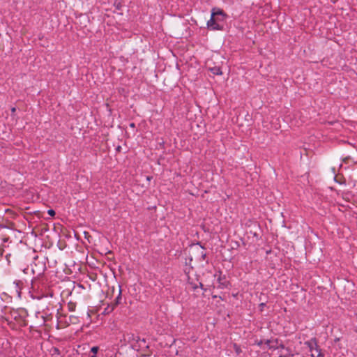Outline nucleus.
Here are the masks:
<instances>
[{
  "mask_svg": "<svg viewBox=\"0 0 357 357\" xmlns=\"http://www.w3.org/2000/svg\"><path fill=\"white\" fill-rule=\"evenodd\" d=\"M225 14L222 10L213 8L211 19L207 22V26L211 30H221L223 28Z\"/></svg>",
  "mask_w": 357,
  "mask_h": 357,
  "instance_id": "f257e3e1",
  "label": "nucleus"
},
{
  "mask_svg": "<svg viewBox=\"0 0 357 357\" xmlns=\"http://www.w3.org/2000/svg\"><path fill=\"white\" fill-rule=\"evenodd\" d=\"M34 266L35 267L31 264V271L33 274L36 275L37 276L40 275L45 271V264L41 262L39 263L38 266L36 262H34Z\"/></svg>",
  "mask_w": 357,
  "mask_h": 357,
  "instance_id": "f03ea898",
  "label": "nucleus"
},
{
  "mask_svg": "<svg viewBox=\"0 0 357 357\" xmlns=\"http://www.w3.org/2000/svg\"><path fill=\"white\" fill-rule=\"evenodd\" d=\"M305 345L309 348L311 354L314 352V349H317V347H318L316 338H312L310 341L305 342Z\"/></svg>",
  "mask_w": 357,
  "mask_h": 357,
  "instance_id": "7ed1b4c3",
  "label": "nucleus"
},
{
  "mask_svg": "<svg viewBox=\"0 0 357 357\" xmlns=\"http://www.w3.org/2000/svg\"><path fill=\"white\" fill-rule=\"evenodd\" d=\"M322 353L319 347H317V349H314V352L311 354V357H322Z\"/></svg>",
  "mask_w": 357,
  "mask_h": 357,
  "instance_id": "20e7f679",
  "label": "nucleus"
},
{
  "mask_svg": "<svg viewBox=\"0 0 357 357\" xmlns=\"http://www.w3.org/2000/svg\"><path fill=\"white\" fill-rule=\"evenodd\" d=\"M211 71L214 75H220L222 74L220 68L218 67H214L211 68Z\"/></svg>",
  "mask_w": 357,
  "mask_h": 357,
  "instance_id": "39448f33",
  "label": "nucleus"
},
{
  "mask_svg": "<svg viewBox=\"0 0 357 357\" xmlns=\"http://www.w3.org/2000/svg\"><path fill=\"white\" fill-rule=\"evenodd\" d=\"M121 289L120 287L119 291V295L116 297V301H115V305H116L119 304L121 303Z\"/></svg>",
  "mask_w": 357,
  "mask_h": 357,
  "instance_id": "423d86ee",
  "label": "nucleus"
},
{
  "mask_svg": "<svg viewBox=\"0 0 357 357\" xmlns=\"http://www.w3.org/2000/svg\"><path fill=\"white\" fill-rule=\"evenodd\" d=\"M98 347H93L91 349V351L93 353V355H96V353L98 352Z\"/></svg>",
  "mask_w": 357,
  "mask_h": 357,
  "instance_id": "0eeeda50",
  "label": "nucleus"
},
{
  "mask_svg": "<svg viewBox=\"0 0 357 357\" xmlns=\"http://www.w3.org/2000/svg\"><path fill=\"white\" fill-rule=\"evenodd\" d=\"M218 281H219V283H220V287H227V284H226V283H227V282H221V279H220V278H218Z\"/></svg>",
  "mask_w": 357,
  "mask_h": 357,
  "instance_id": "6e6552de",
  "label": "nucleus"
},
{
  "mask_svg": "<svg viewBox=\"0 0 357 357\" xmlns=\"http://www.w3.org/2000/svg\"><path fill=\"white\" fill-rule=\"evenodd\" d=\"M201 250H201V256H202V259L204 260L206 258V253L203 250H204L203 247H201Z\"/></svg>",
  "mask_w": 357,
  "mask_h": 357,
  "instance_id": "1a4fd4ad",
  "label": "nucleus"
},
{
  "mask_svg": "<svg viewBox=\"0 0 357 357\" xmlns=\"http://www.w3.org/2000/svg\"><path fill=\"white\" fill-rule=\"evenodd\" d=\"M114 6L116 7V9H118V10H120V8L121 7V3L119 1H116L114 2Z\"/></svg>",
  "mask_w": 357,
  "mask_h": 357,
  "instance_id": "9d476101",
  "label": "nucleus"
},
{
  "mask_svg": "<svg viewBox=\"0 0 357 357\" xmlns=\"http://www.w3.org/2000/svg\"><path fill=\"white\" fill-rule=\"evenodd\" d=\"M47 213L51 216H54L55 215V211L53 209H50L48 210Z\"/></svg>",
  "mask_w": 357,
  "mask_h": 357,
  "instance_id": "9b49d317",
  "label": "nucleus"
},
{
  "mask_svg": "<svg viewBox=\"0 0 357 357\" xmlns=\"http://www.w3.org/2000/svg\"><path fill=\"white\" fill-rule=\"evenodd\" d=\"M135 340H136L137 342H144V343L145 342V340H144V338H143V339H141V338H140L139 337H138V336L136 337Z\"/></svg>",
  "mask_w": 357,
  "mask_h": 357,
  "instance_id": "f8f14e48",
  "label": "nucleus"
},
{
  "mask_svg": "<svg viewBox=\"0 0 357 357\" xmlns=\"http://www.w3.org/2000/svg\"><path fill=\"white\" fill-rule=\"evenodd\" d=\"M292 354H289V355H281L279 357H292Z\"/></svg>",
  "mask_w": 357,
  "mask_h": 357,
  "instance_id": "ddd939ff",
  "label": "nucleus"
},
{
  "mask_svg": "<svg viewBox=\"0 0 357 357\" xmlns=\"http://www.w3.org/2000/svg\"><path fill=\"white\" fill-rule=\"evenodd\" d=\"M271 340H266V344L268 347H269V346H271Z\"/></svg>",
  "mask_w": 357,
  "mask_h": 357,
  "instance_id": "4468645a",
  "label": "nucleus"
},
{
  "mask_svg": "<svg viewBox=\"0 0 357 357\" xmlns=\"http://www.w3.org/2000/svg\"><path fill=\"white\" fill-rule=\"evenodd\" d=\"M28 271H29V268H24V269L23 270L24 273H26V274H27V273H28Z\"/></svg>",
  "mask_w": 357,
  "mask_h": 357,
  "instance_id": "2eb2a0df",
  "label": "nucleus"
},
{
  "mask_svg": "<svg viewBox=\"0 0 357 357\" xmlns=\"http://www.w3.org/2000/svg\"><path fill=\"white\" fill-rule=\"evenodd\" d=\"M75 305H73V306H70L69 308L70 310L73 311L75 310Z\"/></svg>",
  "mask_w": 357,
  "mask_h": 357,
  "instance_id": "dca6fc26",
  "label": "nucleus"
},
{
  "mask_svg": "<svg viewBox=\"0 0 357 357\" xmlns=\"http://www.w3.org/2000/svg\"><path fill=\"white\" fill-rule=\"evenodd\" d=\"M269 348H270V349H277V347H275L274 345H271V346H269Z\"/></svg>",
  "mask_w": 357,
  "mask_h": 357,
  "instance_id": "f3484780",
  "label": "nucleus"
},
{
  "mask_svg": "<svg viewBox=\"0 0 357 357\" xmlns=\"http://www.w3.org/2000/svg\"><path fill=\"white\" fill-rule=\"evenodd\" d=\"M278 348L284 349V347L283 344H280Z\"/></svg>",
  "mask_w": 357,
  "mask_h": 357,
  "instance_id": "a211bd4d",
  "label": "nucleus"
},
{
  "mask_svg": "<svg viewBox=\"0 0 357 357\" xmlns=\"http://www.w3.org/2000/svg\"><path fill=\"white\" fill-rule=\"evenodd\" d=\"M15 110H16V109L15 107H13L11 109V111H12L13 113H14L15 112Z\"/></svg>",
  "mask_w": 357,
  "mask_h": 357,
  "instance_id": "6ab92c4d",
  "label": "nucleus"
},
{
  "mask_svg": "<svg viewBox=\"0 0 357 357\" xmlns=\"http://www.w3.org/2000/svg\"><path fill=\"white\" fill-rule=\"evenodd\" d=\"M54 351H55V352H56V353H58V354H59V349H58L57 348H54Z\"/></svg>",
  "mask_w": 357,
  "mask_h": 357,
  "instance_id": "aec40b11",
  "label": "nucleus"
},
{
  "mask_svg": "<svg viewBox=\"0 0 357 357\" xmlns=\"http://www.w3.org/2000/svg\"><path fill=\"white\" fill-rule=\"evenodd\" d=\"M130 127L134 128V127H135V123H130Z\"/></svg>",
  "mask_w": 357,
  "mask_h": 357,
  "instance_id": "412c9836",
  "label": "nucleus"
},
{
  "mask_svg": "<svg viewBox=\"0 0 357 357\" xmlns=\"http://www.w3.org/2000/svg\"><path fill=\"white\" fill-rule=\"evenodd\" d=\"M199 287H200L201 288H203V284H202V283H199Z\"/></svg>",
  "mask_w": 357,
  "mask_h": 357,
  "instance_id": "4be33fe9",
  "label": "nucleus"
},
{
  "mask_svg": "<svg viewBox=\"0 0 357 357\" xmlns=\"http://www.w3.org/2000/svg\"><path fill=\"white\" fill-rule=\"evenodd\" d=\"M260 305H261V307H264V303H261V304H260Z\"/></svg>",
  "mask_w": 357,
  "mask_h": 357,
  "instance_id": "5701e85b",
  "label": "nucleus"
},
{
  "mask_svg": "<svg viewBox=\"0 0 357 357\" xmlns=\"http://www.w3.org/2000/svg\"><path fill=\"white\" fill-rule=\"evenodd\" d=\"M91 357H96V355H93Z\"/></svg>",
  "mask_w": 357,
  "mask_h": 357,
  "instance_id": "b1692460",
  "label": "nucleus"
}]
</instances>
